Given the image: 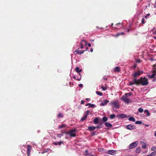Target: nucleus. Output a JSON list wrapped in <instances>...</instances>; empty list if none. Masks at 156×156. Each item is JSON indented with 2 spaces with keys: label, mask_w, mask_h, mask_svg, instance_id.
Here are the masks:
<instances>
[{
  "label": "nucleus",
  "mask_w": 156,
  "mask_h": 156,
  "mask_svg": "<svg viewBox=\"0 0 156 156\" xmlns=\"http://www.w3.org/2000/svg\"><path fill=\"white\" fill-rule=\"evenodd\" d=\"M129 85H132L136 84V85H139L141 84L142 86H146L148 85L149 83V82L148 81V79L146 77H141L138 79H134L132 81L129 82Z\"/></svg>",
  "instance_id": "1"
},
{
  "label": "nucleus",
  "mask_w": 156,
  "mask_h": 156,
  "mask_svg": "<svg viewBox=\"0 0 156 156\" xmlns=\"http://www.w3.org/2000/svg\"><path fill=\"white\" fill-rule=\"evenodd\" d=\"M109 105L111 106L113 110H114L115 108H119L120 107L119 102L117 99L111 101L109 103Z\"/></svg>",
  "instance_id": "2"
},
{
  "label": "nucleus",
  "mask_w": 156,
  "mask_h": 156,
  "mask_svg": "<svg viewBox=\"0 0 156 156\" xmlns=\"http://www.w3.org/2000/svg\"><path fill=\"white\" fill-rule=\"evenodd\" d=\"M76 129L71 130L69 132L68 134L71 137H75L76 136Z\"/></svg>",
  "instance_id": "3"
},
{
  "label": "nucleus",
  "mask_w": 156,
  "mask_h": 156,
  "mask_svg": "<svg viewBox=\"0 0 156 156\" xmlns=\"http://www.w3.org/2000/svg\"><path fill=\"white\" fill-rule=\"evenodd\" d=\"M127 96L123 95L121 98V99L126 103H129L130 102V100L128 98H127Z\"/></svg>",
  "instance_id": "4"
},
{
  "label": "nucleus",
  "mask_w": 156,
  "mask_h": 156,
  "mask_svg": "<svg viewBox=\"0 0 156 156\" xmlns=\"http://www.w3.org/2000/svg\"><path fill=\"white\" fill-rule=\"evenodd\" d=\"M140 75V73L139 70H138L137 72H135L132 74V76L136 79Z\"/></svg>",
  "instance_id": "5"
},
{
  "label": "nucleus",
  "mask_w": 156,
  "mask_h": 156,
  "mask_svg": "<svg viewBox=\"0 0 156 156\" xmlns=\"http://www.w3.org/2000/svg\"><path fill=\"white\" fill-rule=\"evenodd\" d=\"M126 128L128 129L132 130L136 129V126L134 125L129 124L126 126Z\"/></svg>",
  "instance_id": "6"
},
{
  "label": "nucleus",
  "mask_w": 156,
  "mask_h": 156,
  "mask_svg": "<svg viewBox=\"0 0 156 156\" xmlns=\"http://www.w3.org/2000/svg\"><path fill=\"white\" fill-rule=\"evenodd\" d=\"M137 142L136 141L135 142H134L132 143H131L129 145V148L130 149H132L133 148L137 146Z\"/></svg>",
  "instance_id": "7"
},
{
  "label": "nucleus",
  "mask_w": 156,
  "mask_h": 156,
  "mask_svg": "<svg viewBox=\"0 0 156 156\" xmlns=\"http://www.w3.org/2000/svg\"><path fill=\"white\" fill-rule=\"evenodd\" d=\"M116 151L114 150H108L106 153L108 154L112 155H114L116 153Z\"/></svg>",
  "instance_id": "8"
},
{
  "label": "nucleus",
  "mask_w": 156,
  "mask_h": 156,
  "mask_svg": "<svg viewBox=\"0 0 156 156\" xmlns=\"http://www.w3.org/2000/svg\"><path fill=\"white\" fill-rule=\"evenodd\" d=\"M27 156H29L30 154V152L32 150V147L30 145H27Z\"/></svg>",
  "instance_id": "9"
},
{
  "label": "nucleus",
  "mask_w": 156,
  "mask_h": 156,
  "mask_svg": "<svg viewBox=\"0 0 156 156\" xmlns=\"http://www.w3.org/2000/svg\"><path fill=\"white\" fill-rule=\"evenodd\" d=\"M85 51L79 50H76L74 51V53L75 54L81 55Z\"/></svg>",
  "instance_id": "10"
},
{
  "label": "nucleus",
  "mask_w": 156,
  "mask_h": 156,
  "mask_svg": "<svg viewBox=\"0 0 156 156\" xmlns=\"http://www.w3.org/2000/svg\"><path fill=\"white\" fill-rule=\"evenodd\" d=\"M153 73H153L152 75H147V76L150 78H151V79L153 78L156 75V72L155 71L153 72Z\"/></svg>",
  "instance_id": "11"
},
{
  "label": "nucleus",
  "mask_w": 156,
  "mask_h": 156,
  "mask_svg": "<svg viewBox=\"0 0 156 156\" xmlns=\"http://www.w3.org/2000/svg\"><path fill=\"white\" fill-rule=\"evenodd\" d=\"M103 101V102H101V103L100 104V105L104 106L109 102V101L107 100H104Z\"/></svg>",
  "instance_id": "12"
},
{
  "label": "nucleus",
  "mask_w": 156,
  "mask_h": 156,
  "mask_svg": "<svg viewBox=\"0 0 156 156\" xmlns=\"http://www.w3.org/2000/svg\"><path fill=\"white\" fill-rule=\"evenodd\" d=\"M114 71L115 72H120V67L118 66L115 67L114 69Z\"/></svg>",
  "instance_id": "13"
},
{
  "label": "nucleus",
  "mask_w": 156,
  "mask_h": 156,
  "mask_svg": "<svg viewBox=\"0 0 156 156\" xmlns=\"http://www.w3.org/2000/svg\"><path fill=\"white\" fill-rule=\"evenodd\" d=\"M105 126L107 127H111L112 126V124L108 122H105Z\"/></svg>",
  "instance_id": "14"
},
{
  "label": "nucleus",
  "mask_w": 156,
  "mask_h": 156,
  "mask_svg": "<svg viewBox=\"0 0 156 156\" xmlns=\"http://www.w3.org/2000/svg\"><path fill=\"white\" fill-rule=\"evenodd\" d=\"M88 129L90 131H93L94 130L96 129V127L94 126H89Z\"/></svg>",
  "instance_id": "15"
},
{
  "label": "nucleus",
  "mask_w": 156,
  "mask_h": 156,
  "mask_svg": "<svg viewBox=\"0 0 156 156\" xmlns=\"http://www.w3.org/2000/svg\"><path fill=\"white\" fill-rule=\"evenodd\" d=\"M94 123L95 124H97L99 123L98 119V118H96L94 120Z\"/></svg>",
  "instance_id": "16"
},
{
  "label": "nucleus",
  "mask_w": 156,
  "mask_h": 156,
  "mask_svg": "<svg viewBox=\"0 0 156 156\" xmlns=\"http://www.w3.org/2000/svg\"><path fill=\"white\" fill-rule=\"evenodd\" d=\"M75 71L77 73H80L81 72L82 70L81 69H80L79 67H76L75 68Z\"/></svg>",
  "instance_id": "17"
},
{
  "label": "nucleus",
  "mask_w": 156,
  "mask_h": 156,
  "mask_svg": "<svg viewBox=\"0 0 156 156\" xmlns=\"http://www.w3.org/2000/svg\"><path fill=\"white\" fill-rule=\"evenodd\" d=\"M89 105V107H92V108H94L95 107V105L94 104H91V103H88L86 104V106Z\"/></svg>",
  "instance_id": "18"
},
{
  "label": "nucleus",
  "mask_w": 156,
  "mask_h": 156,
  "mask_svg": "<svg viewBox=\"0 0 156 156\" xmlns=\"http://www.w3.org/2000/svg\"><path fill=\"white\" fill-rule=\"evenodd\" d=\"M87 118V115H85L83 116V117H82L81 119V121H83L85 120Z\"/></svg>",
  "instance_id": "19"
},
{
  "label": "nucleus",
  "mask_w": 156,
  "mask_h": 156,
  "mask_svg": "<svg viewBox=\"0 0 156 156\" xmlns=\"http://www.w3.org/2000/svg\"><path fill=\"white\" fill-rule=\"evenodd\" d=\"M130 121H132L133 122L135 121V118L133 117H130L128 119Z\"/></svg>",
  "instance_id": "20"
},
{
  "label": "nucleus",
  "mask_w": 156,
  "mask_h": 156,
  "mask_svg": "<svg viewBox=\"0 0 156 156\" xmlns=\"http://www.w3.org/2000/svg\"><path fill=\"white\" fill-rule=\"evenodd\" d=\"M62 143V142L60 141L58 142H54L53 144L55 145H60Z\"/></svg>",
  "instance_id": "21"
},
{
  "label": "nucleus",
  "mask_w": 156,
  "mask_h": 156,
  "mask_svg": "<svg viewBox=\"0 0 156 156\" xmlns=\"http://www.w3.org/2000/svg\"><path fill=\"white\" fill-rule=\"evenodd\" d=\"M141 150V149L139 147H138L136 148V152L137 153H139L140 152Z\"/></svg>",
  "instance_id": "22"
},
{
  "label": "nucleus",
  "mask_w": 156,
  "mask_h": 156,
  "mask_svg": "<svg viewBox=\"0 0 156 156\" xmlns=\"http://www.w3.org/2000/svg\"><path fill=\"white\" fill-rule=\"evenodd\" d=\"M63 117V114L61 113H59L57 115V117L58 118H62Z\"/></svg>",
  "instance_id": "23"
},
{
  "label": "nucleus",
  "mask_w": 156,
  "mask_h": 156,
  "mask_svg": "<svg viewBox=\"0 0 156 156\" xmlns=\"http://www.w3.org/2000/svg\"><path fill=\"white\" fill-rule=\"evenodd\" d=\"M119 117L121 118H124L126 117V115L123 114H122L119 115Z\"/></svg>",
  "instance_id": "24"
},
{
  "label": "nucleus",
  "mask_w": 156,
  "mask_h": 156,
  "mask_svg": "<svg viewBox=\"0 0 156 156\" xmlns=\"http://www.w3.org/2000/svg\"><path fill=\"white\" fill-rule=\"evenodd\" d=\"M146 147H147V145L145 143H142V147L143 148L145 149V148H146Z\"/></svg>",
  "instance_id": "25"
},
{
  "label": "nucleus",
  "mask_w": 156,
  "mask_h": 156,
  "mask_svg": "<svg viewBox=\"0 0 156 156\" xmlns=\"http://www.w3.org/2000/svg\"><path fill=\"white\" fill-rule=\"evenodd\" d=\"M151 156H155L156 155V151H154L150 154Z\"/></svg>",
  "instance_id": "26"
},
{
  "label": "nucleus",
  "mask_w": 156,
  "mask_h": 156,
  "mask_svg": "<svg viewBox=\"0 0 156 156\" xmlns=\"http://www.w3.org/2000/svg\"><path fill=\"white\" fill-rule=\"evenodd\" d=\"M115 117V116L114 114H112L110 115V119H114Z\"/></svg>",
  "instance_id": "27"
},
{
  "label": "nucleus",
  "mask_w": 156,
  "mask_h": 156,
  "mask_svg": "<svg viewBox=\"0 0 156 156\" xmlns=\"http://www.w3.org/2000/svg\"><path fill=\"white\" fill-rule=\"evenodd\" d=\"M144 112L145 113H147V116H149L150 115V112H149V111H148V110H145L144 111Z\"/></svg>",
  "instance_id": "28"
},
{
  "label": "nucleus",
  "mask_w": 156,
  "mask_h": 156,
  "mask_svg": "<svg viewBox=\"0 0 156 156\" xmlns=\"http://www.w3.org/2000/svg\"><path fill=\"white\" fill-rule=\"evenodd\" d=\"M102 119L104 122H106L108 120V118L106 117H104Z\"/></svg>",
  "instance_id": "29"
},
{
  "label": "nucleus",
  "mask_w": 156,
  "mask_h": 156,
  "mask_svg": "<svg viewBox=\"0 0 156 156\" xmlns=\"http://www.w3.org/2000/svg\"><path fill=\"white\" fill-rule=\"evenodd\" d=\"M96 93L98 95L101 96L103 95V94L100 92L97 91L96 92Z\"/></svg>",
  "instance_id": "30"
},
{
  "label": "nucleus",
  "mask_w": 156,
  "mask_h": 156,
  "mask_svg": "<svg viewBox=\"0 0 156 156\" xmlns=\"http://www.w3.org/2000/svg\"><path fill=\"white\" fill-rule=\"evenodd\" d=\"M98 150L100 152H105L104 149L103 148H99L98 149Z\"/></svg>",
  "instance_id": "31"
},
{
  "label": "nucleus",
  "mask_w": 156,
  "mask_h": 156,
  "mask_svg": "<svg viewBox=\"0 0 156 156\" xmlns=\"http://www.w3.org/2000/svg\"><path fill=\"white\" fill-rule=\"evenodd\" d=\"M135 123L136 124H139L141 125V124H142V122L141 121H136L135 122Z\"/></svg>",
  "instance_id": "32"
},
{
  "label": "nucleus",
  "mask_w": 156,
  "mask_h": 156,
  "mask_svg": "<svg viewBox=\"0 0 156 156\" xmlns=\"http://www.w3.org/2000/svg\"><path fill=\"white\" fill-rule=\"evenodd\" d=\"M132 94H133V93L132 92H130L129 93H126L125 94V96H127V95H128V96H130Z\"/></svg>",
  "instance_id": "33"
},
{
  "label": "nucleus",
  "mask_w": 156,
  "mask_h": 156,
  "mask_svg": "<svg viewBox=\"0 0 156 156\" xmlns=\"http://www.w3.org/2000/svg\"><path fill=\"white\" fill-rule=\"evenodd\" d=\"M138 111H139V112L140 113H142L143 112L144 110L142 108H140L138 109Z\"/></svg>",
  "instance_id": "34"
},
{
  "label": "nucleus",
  "mask_w": 156,
  "mask_h": 156,
  "mask_svg": "<svg viewBox=\"0 0 156 156\" xmlns=\"http://www.w3.org/2000/svg\"><path fill=\"white\" fill-rule=\"evenodd\" d=\"M101 88L103 90L105 91V90H107V87H104L103 86H102L101 87Z\"/></svg>",
  "instance_id": "35"
},
{
  "label": "nucleus",
  "mask_w": 156,
  "mask_h": 156,
  "mask_svg": "<svg viewBox=\"0 0 156 156\" xmlns=\"http://www.w3.org/2000/svg\"><path fill=\"white\" fill-rule=\"evenodd\" d=\"M103 123V122H101L99 125L98 126L96 127V128H100L101 127V125H102Z\"/></svg>",
  "instance_id": "36"
},
{
  "label": "nucleus",
  "mask_w": 156,
  "mask_h": 156,
  "mask_svg": "<svg viewBox=\"0 0 156 156\" xmlns=\"http://www.w3.org/2000/svg\"><path fill=\"white\" fill-rule=\"evenodd\" d=\"M66 126V125H62L61 126H60L59 127V128L61 129V128H62L63 127H65Z\"/></svg>",
  "instance_id": "37"
},
{
  "label": "nucleus",
  "mask_w": 156,
  "mask_h": 156,
  "mask_svg": "<svg viewBox=\"0 0 156 156\" xmlns=\"http://www.w3.org/2000/svg\"><path fill=\"white\" fill-rule=\"evenodd\" d=\"M63 135V134H58L57 135V137L58 138H60Z\"/></svg>",
  "instance_id": "38"
},
{
  "label": "nucleus",
  "mask_w": 156,
  "mask_h": 156,
  "mask_svg": "<svg viewBox=\"0 0 156 156\" xmlns=\"http://www.w3.org/2000/svg\"><path fill=\"white\" fill-rule=\"evenodd\" d=\"M155 149H156V147L154 146H153V147H152L151 149V150L152 151H153Z\"/></svg>",
  "instance_id": "39"
},
{
  "label": "nucleus",
  "mask_w": 156,
  "mask_h": 156,
  "mask_svg": "<svg viewBox=\"0 0 156 156\" xmlns=\"http://www.w3.org/2000/svg\"><path fill=\"white\" fill-rule=\"evenodd\" d=\"M89 113V111L87 110L85 113V115H87H87Z\"/></svg>",
  "instance_id": "40"
},
{
  "label": "nucleus",
  "mask_w": 156,
  "mask_h": 156,
  "mask_svg": "<svg viewBox=\"0 0 156 156\" xmlns=\"http://www.w3.org/2000/svg\"><path fill=\"white\" fill-rule=\"evenodd\" d=\"M144 20H144V18H143L142 20V21H141L142 23L143 24H144L145 23Z\"/></svg>",
  "instance_id": "41"
},
{
  "label": "nucleus",
  "mask_w": 156,
  "mask_h": 156,
  "mask_svg": "<svg viewBox=\"0 0 156 156\" xmlns=\"http://www.w3.org/2000/svg\"><path fill=\"white\" fill-rule=\"evenodd\" d=\"M47 151L46 150H44V151H43L42 152V154H44V153L46 152H47Z\"/></svg>",
  "instance_id": "42"
},
{
  "label": "nucleus",
  "mask_w": 156,
  "mask_h": 156,
  "mask_svg": "<svg viewBox=\"0 0 156 156\" xmlns=\"http://www.w3.org/2000/svg\"><path fill=\"white\" fill-rule=\"evenodd\" d=\"M82 42H84L85 43V44L87 45V43L86 41L84 40H82Z\"/></svg>",
  "instance_id": "43"
},
{
  "label": "nucleus",
  "mask_w": 156,
  "mask_h": 156,
  "mask_svg": "<svg viewBox=\"0 0 156 156\" xmlns=\"http://www.w3.org/2000/svg\"><path fill=\"white\" fill-rule=\"evenodd\" d=\"M84 101L83 100H82L81 101V104H84Z\"/></svg>",
  "instance_id": "44"
},
{
  "label": "nucleus",
  "mask_w": 156,
  "mask_h": 156,
  "mask_svg": "<svg viewBox=\"0 0 156 156\" xmlns=\"http://www.w3.org/2000/svg\"><path fill=\"white\" fill-rule=\"evenodd\" d=\"M79 86L80 87H83V84H80L79 85Z\"/></svg>",
  "instance_id": "45"
},
{
  "label": "nucleus",
  "mask_w": 156,
  "mask_h": 156,
  "mask_svg": "<svg viewBox=\"0 0 156 156\" xmlns=\"http://www.w3.org/2000/svg\"><path fill=\"white\" fill-rule=\"evenodd\" d=\"M80 48L81 49H83V44H81V47H80Z\"/></svg>",
  "instance_id": "46"
},
{
  "label": "nucleus",
  "mask_w": 156,
  "mask_h": 156,
  "mask_svg": "<svg viewBox=\"0 0 156 156\" xmlns=\"http://www.w3.org/2000/svg\"><path fill=\"white\" fill-rule=\"evenodd\" d=\"M153 81H156V77H155V78H154L153 80Z\"/></svg>",
  "instance_id": "47"
},
{
  "label": "nucleus",
  "mask_w": 156,
  "mask_h": 156,
  "mask_svg": "<svg viewBox=\"0 0 156 156\" xmlns=\"http://www.w3.org/2000/svg\"><path fill=\"white\" fill-rule=\"evenodd\" d=\"M87 45L89 47H90L91 46V44L90 43L87 44Z\"/></svg>",
  "instance_id": "48"
},
{
  "label": "nucleus",
  "mask_w": 156,
  "mask_h": 156,
  "mask_svg": "<svg viewBox=\"0 0 156 156\" xmlns=\"http://www.w3.org/2000/svg\"><path fill=\"white\" fill-rule=\"evenodd\" d=\"M85 152H86V154H88V151L87 150H86V151H85Z\"/></svg>",
  "instance_id": "49"
},
{
  "label": "nucleus",
  "mask_w": 156,
  "mask_h": 156,
  "mask_svg": "<svg viewBox=\"0 0 156 156\" xmlns=\"http://www.w3.org/2000/svg\"><path fill=\"white\" fill-rule=\"evenodd\" d=\"M154 136L156 137V131H155V133H154Z\"/></svg>",
  "instance_id": "50"
},
{
  "label": "nucleus",
  "mask_w": 156,
  "mask_h": 156,
  "mask_svg": "<svg viewBox=\"0 0 156 156\" xmlns=\"http://www.w3.org/2000/svg\"><path fill=\"white\" fill-rule=\"evenodd\" d=\"M90 51L91 52H92L93 51V49L92 48H91L90 50Z\"/></svg>",
  "instance_id": "51"
},
{
  "label": "nucleus",
  "mask_w": 156,
  "mask_h": 156,
  "mask_svg": "<svg viewBox=\"0 0 156 156\" xmlns=\"http://www.w3.org/2000/svg\"><path fill=\"white\" fill-rule=\"evenodd\" d=\"M154 34H156V29L155 31L154 32Z\"/></svg>",
  "instance_id": "52"
},
{
  "label": "nucleus",
  "mask_w": 156,
  "mask_h": 156,
  "mask_svg": "<svg viewBox=\"0 0 156 156\" xmlns=\"http://www.w3.org/2000/svg\"><path fill=\"white\" fill-rule=\"evenodd\" d=\"M89 98H86V101H89Z\"/></svg>",
  "instance_id": "53"
},
{
  "label": "nucleus",
  "mask_w": 156,
  "mask_h": 156,
  "mask_svg": "<svg viewBox=\"0 0 156 156\" xmlns=\"http://www.w3.org/2000/svg\"><path fill=\"white\" fill-rule=\"evenodd\" d=\"M103 78L104 80H107V79L106 78H105L104 77Z\"/></svg>",
  "instance_id": "54"
},
{
  "label": "nucleus",
  "mask_w": 156,
  "mask_h": 156,
  "mask_svg": "<svg viewBox=\"0 0 156 156\" xmlns=\"http://www.w3.org/2000/svg\"><path fill=\"white\" fill-rule=\"evenodd\" d=\"M150 14H147V16H150Z\"/></svg>",
  "instance_id": "55"
},
{
  "label": "nucleus",
  "mask_w": 156,
  "mask_h": 156,
  "mask_svg": "<svg viewBox=\"0 0 156 156\" xmlns=\"http://www.w3.org/2000/svg\"><path fill=\"white\" fill-rule=\"evenodd\" d=\"M141 61L140 60H139L137 61V62H140Z\"/></svg>",
  "instance_id": "56"
},
{
  "label": "nucleus",
  "mask_w": 156,
  "mask_h": 156,
  "mask_svg": "<svg viewBox=\"0 0 156 156\" xmlns=\"http://www.w3.org/2000/svg\"><path fill=\"white\" fill-rule=\"evenodd\" d=\"M140 74H141L142 73H143V71H140Z\"/></svg>",
  "instance_id": "57"
},
{
  "label": "nucleus",
  "mask_w": 156,
  "mask_h": 156,
  "mask_svg": "<svg viewBox=\"0 0 156 156\" xmlns=\"http://www.w3.org/2000/svg\"><path fill=\"white\" fill-rule=\"evenodd\" d=\"M145 126L147 127H148L149 126V125H145Z\"/></svg>",
  "instance_id": "58"
},
{
  "label": "nucleus",
  "mask_w": 156,
  "mask_h": 156,
  "mask_svg": "<svg viewBox=\"0 0 156 156\" xmlns=\"http://www.w3.org/2000/svg\"><path fill=\"white\" fill-rule=\"evenodd\" d=\"M77 80L78 81H80V79L79 78H77Z\"/></svg>",
  "instance_id": "59"
},
{
  "label": "nucleus",
  "mask_w": 156,
  "mask_h": 156,
  "mask_svg": "<svg viewBox=\"0 0 156 156\" xmlns=\"http://www.w3.org/2000/svg\"><path fill=\"white\" fill-rule=\"evenodd\" d=\"M90 156H97L96 155H91Z\"/></svg>",
  "instance_id": "60"
},
{
  "label": "nucleus",
  "mask_w": 156,
  "mask_h": 156,
  "mask_svg": "<svg viewBox=\"0 0 156 156\" xmlns=\"http://www.w3.org/2000/svg\"><path fill=\"white\" fill-rule=\"evenodd\" d=\"M146 156H151V155L150 154H149V155H148Z\"/></svg>",
  "instance_id": "61"
},
{
  "label": "nucleus",
  "mask_w": 156,
  "mask_h": 156,
  "mask_svg": "<svg viewBox=\"0 0 156 156\" xmlns=\"http://www.w3.org/2000/svg\"><path fill=\"white\" fill-rule=\"evenodd\" d=\"M136 65H134V67H134V68H135V67H136Z\"/></svg>",
  "instance_id": "62"
},
{
  "label": "nucleus",
  "mask_w": 156,
  "mask_h": 156,
  "mask_svg": "<svg viewBox=\"0 0 156 156\" xmlns=\"http://www.w3.org/2000/svg\"><path fill=\"white\" fill-rule=\"evenodd\" d=\"M74 79H76V77H73Z\"/></svg>",
  "instance_id": "63"
},
{
  "label": "nucleus",
  "mask_w": 156,
  "mask_h": 156,
  "mask_svg": "<svg viewBox=\"0 0 156 156\" xmlns=\"http://www.w3.org/2000/svg\"><path fill=\"white\" fill-rule=\"evenodd\" d=\"M147 16H145V18H147Z\"/></svg>",
  "instance_id": "64"
}]
</instances>
